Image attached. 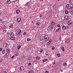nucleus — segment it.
Wrapping results in <instances>:
<instances>
[{"instance_id":"f257e3e1","label":"nucleus","mask_w":73,"mask_h":73,"mask_svg":"<svg viewBox=\"0 0 73 73\" xmlns=\"http://www.w3.org/2000/svg\"><path fill=\"white\" fill-rule=\"evenodd\" d=\"M66 8L67 9H71L73 8V4H67L66 6Z\"/></svg>"},{"instance_id":"f03ea898","label":"nucleus","mask_w":73,"mask_h":73,"mask_svg":"<svg viewBox=\"0 0 73 73\" xmlns=\"http://www.w3.org/2000/svg\"><path fill=\"white\" fill-rule=\"evenodd\" d=\"M44 40L47 41L49 40V36L47 35H45L44 36Z\"/></svg>"},{"instance_id":"7ed1b4c3","label":"nucleus","mask_w":73,"mask_h":73,"mask_svg":"<svg viewBox=\"0 0 73 73\" xmlns=\"http://www.w3.org/2000/svg\"><path fill=\"white\" fill-rule=\"evenodd\" d=\"M53 26H49L48 28V30H49V31H50L52 29V28H53Z\"/></svg>"},{"instance_id":"20e7f679","label":"nucleus","mask_w":73,"mask_h":73,"mask_svg":"<svg viewBox=\"0 0 73 73\" xmlns=\"http://www.w3.org/2000/svg\"><path fill=\"white\" fill-rule=\"evenodd\" d=\"M64 19L67 20H69L70 19V17H69V16H66L64 17Z\"/></svg>"},{"instance_id":"39448f33","label":"nucleus","mask_w":73,"mask_h":73,"mask_svg":"<svg viewBox=\"0 0 73 73\" xmlns=\"http://www.w3.org/2000/svg\"><path fill=\"white\" fill-rule=\"evenodd\" d=\"M40 41H42L44 40V36H41L40 37Z\"/></svg>"},{"instance_id":"423d86ee","label":"nucleus","mask_w":73,"mask_h":73,"mask_svg":"<svg viewBox=\"0 0 73 73\" xmlns=\"http://www.w3.org/2000/svg\"><path fill=\"white\" fill-rule=\"evenodd\" d=\"M66 27H68V26H65L64 25H63L62 26V30H63V31H64V30H65V29H66Z\"/></svg>"},{"instance_id":"0eeeda50","label":"nucleus","mask_w":73,"mask_h":73,"mask_svg":"<svg viewBox=\"0 0 73 73\" xmlns=\"http://www.w3.org/2000/svg\"><path fill=\"white\" fill-rule=\"evenodd\" d=\"M24 69V67H23V66H21L20 67V69L19 70H21V71H23V70Z\"/></svg>"},{"instance_id":"6e6552de","label":"nucleus","mask_w":73,"mask_h":73,"mask_svg":"<svg viewBox=\"0 0 73 73\" xmlns=\"http://www.w3.org/2000/svg\"><path fill=\"white\" fill-rule=\"evenodd\" d=\"M8 46V43H5L4 44L3 46L4 48H7Z\"/></svg>"},{"instance_id":"1a4fd4ad","label":"nucleus","mask_w":73,"mask_h":73,"mask_svg":"<svg viewBox=\"0 0 73 73\" xmlns=\"http://www.w3.org/2000/svg\"><path fill=\"white\" fill-rule=\"evenodd\" d=\"M73 23V22H72L71 21H69L68 23V25H70V24H72V23Z\"/></svg>"},{"instance_id":"9d476101","label":"nucleus","mask_w":73,"mask_h":73,"mask_svg":"<svg viewBox=\"0 0 73 73\" xmlns=\"http://www.w3.org/2000/svg\"><path fill=\"white\" fill-rule=\"evenodd\" d=\"M20 21H21V18H19L18 19H17V23L20 22Z\"/></svg>"},{"instance_id":"9b49d317","label":"nucleus","mask_w":73,"mask_h":73,"mask_svg":"<svg viewBox=\"0 0 73 73\" xmlns=\"http://www.w3.org/2000/svg\"><path fill=\"white\" fill-rule=\"evenodd\" d=\"M28 73H35V72L33 70H31L29 71Z\"/></svg>"},{"instance_id":"f8f14e48","label":"nucleus","mask_w":73,"mask_h":73,"mask_svg":"<svg viewBox=\"0 0 73 73\" xmlns=\"http://www.w3.org/2000/svg\"><path fill=\"white\" fill-rule=\"evenodd\" d=\"M8 56H9V54H8V53H6L5 55L4 56V57L7 58V57H8Z\"/></svg>"},{"instance_id":"ddd939ff","label":"nucleus","mask_w":73,"mask_h":73,"mask_svg":"<svg viewBox=\"0 0 73 73\" xmlns=\"http://www.w3.org/2000/svg\"><path fill=\"white\" fill-rule=\"evenodd\" d=\"M6 2L7 4H10L11 3V1L10 0H7Z\"/></svg>"},{"instance_id":"4468645a","label":"nucleus","mask_w":73,"mask_h":73,"mask_svg":"<svg viewBox=\"0 0 73 73\" xmlns=\"http://www.w3.org/2000/svg\"><path fill=\"white\" fill-rule=\"evenodd\" d=\"M26 7H29L30 6V4H29V3H27L26 4Z\"/></svg>"},{"instance_id":"2eb2a0df","label":"nucleus","mask_w":73,"mask_h":73,"mask_svg":"<svg viewBox=\"0 0 73 73\" xmlns=\"http://www.w3.org/2000/svg\"><path fill=\"white\" fill-rule=\"evenodd\" d=\"M61 49L62 50L63 52H64L65 51V47H62L61 48Z\"/></svg>"},{"instance_id":"dca6fc26","label":"nucleus","mask_w":73,"mask_h":73,"mask_svg":"<svg viewBox=\"0 0 73 73\" xmlns=\"http://www.w3.org/2000/svg\"><path fill=\"white\" fill-rule=\"evenodd\" d=\"M14 36V33H13L12 32L11 34L10 35V36L11 37H13Z\"/></svg>"},{"instance_id":"f3484780","label":"nucleus","mask_w":73,"mask_h":73,"mask_svg":"<svg viewBox=\"0 0 73 73\" xmlns=\"http://www.w3.org/2000/svg\"><path fill=\"white\" fill-rule=\"evenodd\" d=\"M20 12V10H17L16 11V13H17V14H18V13Z\"/></svg>"},{"instance_id":"a211bd4d","label":"nucleus","mask_w":73,"mask_h":73,"mask_svg":"<svg viewBox=\"0 0 73 73\" xmlns=\"http://www.w3.org/2000/svg\"><path fill=\"white\" fill-rule=\"evenodd\" d=\"M65 14H68L69 13V12L68 10H66L65 12Z\"/></svg>"},{"instance_id":"6ab92c4d","label":"nucleus","mask_w":73,"mask_h":73,"mask_svg":"<svg viewBox=\"0 0 73 73\" xmlns=\"http://www.w3.org/2000/svg\"><path fill=\"white\" fill-rule=\"evenodd\" d=\"M21 48V46H18L17 47V49L18 50H19Z\"/></svg>"},{"instance_id":"aec40b11","label":"nucleus","mask_w":73,"mask_h":73,"mask_svg":"<svg viewBox=\"0 0 73 73\" xmlns=\"http://www.w3.org/2000/svg\"><path fill=\"white\" fill-rule=\"evenodd\" d=\"M15 38L14 37H12L11 38V40H15Z\"/></svg>"},{"instance_id":"412c9836","label":"nucleus","mask_w":73,"mask_h":73,"mask_svg":"<svg viewBox=\"0 0 73 73\" xmlns=\"http://www.w3.org/2000/svg\"><path fill=\"white\" fill-rule=\"evenodd\" d=\"M19 53L18 52L16 53L15 56H19Z\"/></svg>"},{"instance_id":"4be33fe9","label":"nucleus","mask_w":73,"mask_h":73,"mask_svg":"<svg viewBox=\"0 0 73 73\" xmlns=\"http://www.w3.org/2000/svg\"><path fill=\"white\" fill-rule=\"evenodd\" d=\"M13 27V24H11L10 25L9 27V28H12Z\"/></svg>"},{"instance_id":"5701e85b","label":"nucleus","mask_w":73,"mask_h":73,"mask_svg":"<svg viewBox=\"0 0 73 73\" xmlns=\"http://www.w3.org/2000/svg\"><path fill=\"white\" fill-rule=\"evenodd\" d=\"M5 53V50H4L2 52V53H3V54H4V53Z\"/></svg>"},{"instance_id":"b1692460","label":"nucleus","mask_w":73,"mask_h":73,"mask_svg":"<svg viewBox=\"0 0 73 73\" xmlns=\"http://www.w3.org/2000/svg\"><path fill=\"white\" fill-rule=\"evenodd\" d=\"M54 24H55V22H53L51 23V25H53Z\"/></svg>"},{"instance_id":"393cba45","label":"nucleus","mask_w":73,"mask_h":73,"mask_svg":"<svg viewBox=\"0 0 73 73\" xmlns=\"http://www.w3.org/2000/svg\"><path fill=\"white\" fill-rule=\"evenodd\" d=\"M66 65H67V63L66 62L64 63L63 64V66H66Z\"/></svg>"},{"instance_id":"a878e982","label":"nucleus","mask_w":73,"mask_h":73,"mask_svg":"<svg viewBox=\"0 0 73 73\" xmlns=\"http://www.w3.org/2000/svg\"><path fill=\"white\" fill-rule=\"evenodd\" d=\"M48 60V59H44L42 60L43 62H45V61H46Z\"/></svg>"},{"instance_id":"bb28decb","label":"nucleus","mask_w":73,"mask_h":73,"mask_svg":"<svg viewBox=\"0 0 73 73\" xmlns=\"http://www.w3.org/2000/svg\"><path fill=\"white\" fill-rule=\"evenodd\" d=\"M21 30H19L18 31H17V32H18L20 33H21Z\"/></svg>"},{"instance_id":"cd10ccee","label":"nucleus","mask_w":73,"mask_h":73,"mask_svg":"<svg viewBox=\"0 0 73 73\" xmlns=\"http://www.w3.org/2000/svg\"><path fill=\"white\" fill-rule=\"evenodd\" d=\"M40 22H38L36 23V25H40Z\"/></svg>"},{"instance_id":"c85d7f7f","label":"nucleus","mask_w":73,"mask_h":73,"mask_svg":"<svg viewBox=\"0 0 73 73\" xmlns=\"http://www.w3.org/2000/svg\"><path fill=\"white\" fill-rule=\"evenodd\" d=\"M28 59L29 60H31V56H29L28 57Z\"/></svg>"},{"instance_id":"c756f323","label":"nucleus","mask_w":73,"mask_h":73,"mask_svg":"<svg viewBox=\"0 0 73 73\" xmlns=\"http://www.w3.org/2000/svg\"><path fill=\"white\" fill-rule=\"evenodd\" d=\"M36 59L39 60V59H40V57L38 56H37L36 57Z\"/></svg>"},{"instance_id":"7c9ffc66","label":"nucleus","mask_w":73,"mask_h":73,"mask_svg":"<svg viewBox=\"0 0 73 73\" xmlns=\"http://www.w3.org/2000/svg\"><path fill=\"white\" fill-rule=\"evenodd\" d=\"M42 49H41L39 51L40 52V53H42Z\"/></svg>"},{"instance_id":"2f4dec72","label":"nucleus","mask_w":73,"mask_h":73,"mask_svg":"<svg viewBox=\"0 0 73 73\" xmlns=\"http://www.w3.org/2000/svg\"><path fill=\"white\" fill-rule=\"evenodd\" d=\"M22 58H25V57H26V56H25L24 55H23V56H22Z\"/></svg>"},{"instance_id":"473e14b6","label":"nucleus","mask_w":73,"mask_h":73,"mask_svg":"<svg viewBox=\"0 0 73 73\" xmlns=\"http://www.w3.org/2000/svg\"><path fill=\"white\" fill-rule=\"evenodd\" d=\"M16 34L17 35H20V34L19 33L17 32L16 33Z\"/></svg>"},{"instance_id":"72a5a7b5","label":"nucleus","mask_w":73,"mask_h":73,"mask_svg":"<svg viewBox=\"0 0 73 73\" xmlns=\"http://www.w3.org/2000/svg\"><path fill=\"white\" fill-rule=\"evenodd\" d=\"M31 39L27 38V41H31Z\"/></svg>"},{"instance_id":"f704fd0d","label":"nucleus","mask_w":73,"mask_h":73,"mask_svg":"<svg viewBox=\"0 0 73 73\" xmlns=\"http://www.w3.org/2000/svg\"><path fill=\"white\" fill-rule=\"evenodd\" d=\"M66 42H69V40L68 39H67L66 40Z\"/></svg>"},{"instance_id":"c9c22d12","label":"nucleus","mask_w":73,"mask_h":73,"mask_svg":"<svg viewBox=\"0 0 73 73\" xmlns=\"http://www.w3.org/2000/svg\"><path fill=\"white\" fill-rule=\"evenodd\" d=\"M52 49V50H54V47L53 46L51 48Z\"/></svg>"},{"instance_id":"e433bc0d","label":"nucleus","mask_w":73,"mask_h":73,"mask_svg":"<svg viewBox=\"0 0 73 73\" xmlns=\"http://www.w3.org/2000/svg\"><path fill=\"white\" fill-rule=\"evenodd\" d=\"M7 53H9V51H10L9 50L7 49Z\"/></svg>"},{"instance_id":"4c0bfd02","label":"nucleus","mask_w":73,"mask_h":73,"mask_svg":"<svg viewBox=\"0 0 73 73\" xmlns=\"http://www.w3.org/2000/svg\"><path fill=\"white\" fill-rule=\"evenodd\" d=\"M46 55H48V54H49V52H46Z\"/></svg>"},{"instance_id":"58836bf2","label":"nucleus","mask_w":73,"mask_h":73,"mask_svg":"<svg viewBox=\"0 0 73 73\" xmlns=\"http://www.w3.org/2000/svg\"><path fill=\"white\" fill-rule=\"evenodd\" d=\"M57 56L58 57H59L60 56V54H58L57 55Z\"/></svg>"},{"instance_id":"ea45409f","label":"nucleus","mask_w":73,"mask_h":73,"mask_svg":"<svg viewBox=\"0 0 73 73\" xmlns=\"http://www.w3.org/2000/svg\"><path fill=\"white\" fill-rule=\"evenodd\" d=\"M58 39L59 40H61V37H59Z\"/></svg>"},{"instance_id":"a19ab883","label":"nucleus","mask_w":73,"mask_h":73,"mask_svg":"<svg viewBox=\"0 0 73 73\" xmlns=\"http://www.w3.org/2000/svg\"><path fill=\"white\" fill-rule=\"evenodd\" d=\"M60 29V28H58V29H57L56 30V32H58V31H59V29Z\"/></svg>"},{"instance_id":"79ce46f5","label":"nucleus","mask_w":73,"mask_h":73,"mask_svg":"<svg viewBox=\"0 0 73 73\" xmlns=\"http://www.w3.org/2000/svg\"><path fill=\"white\" fill-rule=\"evenodd\" d=\"M71 14L72 15H73V10H72L71 12Z\"/></svg>"},{"instance_id":"37998d69","label":"nucleus","mask_w":73,"mask_h":73,"mask_svg":"<svg viewBox=\"0 0 73 73\" xmlns=\"http://www.w3.org/2000/svg\"><path fill=\"white\" fill-rule=\"evenodd\" d=\"M42 14H40L39 15V17H42Z\"/></svg>"},{"instance_id":"c03bdc74","label":"nucleus","mask_w":73,"mask_h":73,"mask_svg":"<svg viewBox=\"0 0 73 73\" xmlns=\"http://www.w3.org/2000/svg\"><path fill=\"white\" fill-rule=\"evenodd\" d=\"M7 32V30H3V32H4V33H5Z\"/></svg>"},{"instance_id":"a18cd8bd","label":"nucleus","mask_w":73,"mask_h":73,"mask_svg":"<svg viewBox=\"0 0 73 73\" xmlns=\"http://www.w3.org/2000/svg\"><path fill=\"white\" fill-rule=\"evenodd\" d=\"M3 21V19H0V23L1 22Z\"/></svg>"},{"instance_id":"49530a36","label":"nucleus","mask_w":73,"mask_h":73,"mask_svg":"<svg viewBox=\"0 0 73 73\" xmlns=\"http://www.w3.org/2000/svg\"><path fill=\"white\" fill-rule=\"evenodd\" d=\"M3 59H0V62H2V61H3Z\"/></svg>"},{"instance_id":"de8ad7c7","label":"nucleus","mask_w":73,"mask_h":73,"mask_svg":"<svg viewBox=\"0 0 73 73\" xmlns=\"http://www.w3.org/2000/svg\"><path fill=\"white\" fill-rule=\"evenodd\" d=\"M7 35H9L10 34L9 32H7Z\"/></svg>"},{"instance_id":"09e8293b","label":"nucleus","mask_w":73,"mask_h":73,"mask_svg":"<svg viewBox=\"0 0 73 73\" xmlns=\"http://www.w3.org/2000/svg\"><path fill=\"white\" fill-rule=\"evenodd\" d=\"M49 73V72L48 71H46L45 72V73Z\"/></svg>"},{"instance_id":"8fccbe9b","label":"nucleus","mask_w":73,"mask_h":73,"mask_svg":"<svg viewBox=\"0 0 73 73\" xmlns=\"http://www.w3.org/2000/svg\"><path fill=\"white\" fill-rule=\"evenodd\" d=\"M57 27H60V25L58 24L57 25Z\"/></svg>"},{"instance_id":"3c124183","label":"nucleus","mask_w":73,"mask_h":73,"mask_svg":"<svg viewBox=\"0 0 73 73\" xmlns=\"http://www.w3.org/2000/svg\"><path fill=\"white\" fill-rule=\"evenodd\" d=\"M14 57H15V56H12L11 57V58H14Z\"/></svg>"},{"instance_id":"603ef678","label":"nucleus","mask_w":73,"mask_h":73,"mask_svg":"<svg viewBox=\"0 0 73 73\" xmlns=\"http://www.w3.org/2000/svg\"><path fill=\"white\" fill-rule=\"evenodd\" d=\"M56 63V62H54L53 63V65H54Z\"/></svg>"},{"instance_id":"864d4df0","label":"nucleus","mask_w":73,"mask_h":73,"mask_svg":"<svg viewBox=\"0 0 73 73\" xmlns=\"http://www.w3.org/2000/svg\"><path fill=\"white\" fill-rule=\"evenodd\" d=\"M29 65H31V63H28Z\"/></svg>"},{"instance_id":"5fc2aeb1","label":"nucleus","mask_w":73,"mask_h":73,"mask_svg":"<svg viewBox=\"0 0 73 73\" xmlns=\"http://www.w3.org/2000/svg\"><path fill=\"white\" fill-rule=\"evenodd\" d=\"M47 44L48 45L50 44V43H49V42H47Z\"/></svg>"},{"instance_id":"6e6d98bb","label":"nucleus","mask_w":73,"mask_h":73,"mask_svg":"<svg viewBox=\"0 0 73 73\" xmlns=\"http://www.w3.org/2000/svg\"><path fill=\"white\" fill-rule=\"evenodd\" d=\"M48 42L49 43H50L51 42H52V40H50Z\"/></svg>"},{"instance_id":"4d7b16f0","label":"nucleus","mask_w":73,"mask_h":73,"mask_svg":"<svg viewBox=\"0 0 73 73\" xmlns=\"http://www.w3.org/2000/svg\"><path fill=\"white\" fill-rule=\"evenodd\" d=\"M2 48H0V51H2Z\"/></svg>"},{"instance_id":"13d9d810","label":"nucleus","mask_w":73,"mask_h":73,"mask_svg":"<svg viewBox=\"0 0 73 73\" xmlns=\"http://www.w3.org/2000/svg\"><path fill=\"white\" fill-rule=\"evenodd\" d=\"M25 34H26V32H24V33H23V35H25Z\"/></svg>"},{"instance_id":"bf43d9fd","label":"nucleus","mask_w":73,"mask_h":73,"mask_svg":"<svg viewBox=\"0 0 73 73\" xmlns=\"http://www.w3.org/2000/svg\"><path fill=\"white\" fill-rule=\"evenodd\" d=\"M40 1H43L44 0H39Z\"/></svg>"},{"instance_id":"052dcab7","label":"nucleus","mask_w":73,"mask_h":73,"mask_svg":"<svg viewBox=\"0 0 73 73\" xmlns=\"http://www.w3.org/2000/svg\"><path fill=\"white\" fill-rule=\"evenodd\" d=\"M1 13H2L1 12H0V16L1 15Z\"/></svg>"},{"instance_id":"680f3d73","label":"nucleus","mask_w":73,"mask_h":73,"mask_svg":"<svg viewBox=\"0 0 73 73\" xmlns=\"http://www.w3.org/2000/svg\"><path fill=\"white\" fill-rule=\"evenodd\" d=\"M61 72H63V71L62 70H61Z\"/></svg>"},{"instance_id":"e2e57ef3","label":"nucleus","mask_w":73,"mask_h":73,"mask_svg":"<svg viewBox=\"0 0 73 73\" xmlns=\"http://www.w3.org/2000/svg\"><path fill=\"white\" fill-rule=\"evenodd\" d=\"M4 73H7V72L6 71H5V72H4Z\"/></svg>"},{"instance_id":"0e129e2a","label":"nucleus","mask_w":73,"mask_h":73,"mask_svg":"<svg viewBox=\"0 0 73 73\" xmlns=\"http://www.w3.org/2000/svg\"><path fill=\"white\" fill-rule=\"evenodd\" d=\"M13 3H15V1H13Z\"/></svg>"},{"instance_id":"69168bd1","label":"nucleus","mask_w":73,"mask_h":73,"mask_svg":"<svg viewBox=\"0 0 73 73\" xmlns=\"http://www.w3.org/2000/svg\"><path fill=\"white\" fill-rule=\"evenodd\" d=\"M2 29H4L3 27H2Z\"/></svg>"},{"instance_id":"338daca9","label":"nucleus","mask_w":73,"mask_h":73,"mask_svg":"<svg viewBox=\"0 0 73 73\" xmlns=\"http://www.w3.org/2000/svg\"><path fill=\"white\" fill-rule=\"evenodd\" d=\"M3 28H4V29H5V26L3 27Z\"/></svg>"},{"instance_id":"774afa93","label":"nucleus","mask_w":73,"mask_h":73,"mask_svg":"<svg viewBox=\"0 0 73 73\" xmlns=\"http://www.w3.org/2000/svg\"><path fill=\"white\" fill-rule=\"evenodd\" d=\"M34 61H35V62H36V61H36V60H34Z\"/></svg>"}]
</instances>
